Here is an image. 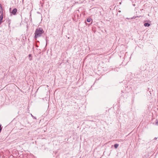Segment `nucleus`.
<instances>
[{
	"label": "nucleus",
	"instance_id": "1",
	"mask_svg": "<svg viewBox=\"0 0 158 158\" xmlns=\"http://www.w3.org/2000/svg\"><path fill=\"white\" fill-rule=\"evenodd\" d=\"M44 32V31L42 29L40 28H37L35 32V38H37L40 36Z\"/></svg>",
	"mask_w": 158,
	"mask_h": 158
},
{
	"label": "nucleus",
	"instance_id": "2",
	"mask_svg": "<svg viewBox=\"0 0 158 158\" xmlns=\"http://www.w3.org/2000/svg\"><path fill=\"white\" fill-rule=\"evenodd\" d=\"M17 11V10L16 8L14 9L11 12L12 14L14 15H15L16 14V13Z\"/></svg>",
	"mask_w": 158,
	"mask_h": 158
},
{
	"label": "nucleus",
	"instance_id": "3",
	"mask_svg": "<svg viewBox=\"0 0 158 158\" xmlns=\"http://www.w3.org/2000/svg\"><path fill=\"white\" fill-rule=\"evenodd\" d=\"M0 14H3L2 9V7L1 4H0Z\"/></svg>",
	"mask_w": 158,
	"mask_h": 158
},
{
	"label": "nucleus",
	"instance_id": "4",
	"mask_svg": "<svg viewBox=\"0 0 158 158\" xmlns=\"http://www.w3.org/2000/svg\"><path fill=\"white\" fill-rule=\"evenodd\" d=\"M3 14H1L0 16V24L1 23V22L3 18Z\"/></svg>",
	"mask_w": 158,
	"mask_h": 158
},
{
	"label": "nucleus",
	"instance_id": "5",
	"mask_svg": "<svg viewBox=\"0 0 158 158\" xmlns=\"http://www.w3.org/2000/svg\"><path fill=\"white\" fill-rule=\"evenodd\" d=\"M28 57H29V60L30 61L31 60H32V57L31 55V54H29L28 55Z\"/></svg>",
	"mask_w": 158,
	"mask_h": 158
},
{
	"label": "nucleus",
	"instance_id": "6",
	"mask_svg": "<svg viewBox=\"0 0 158 158\" xmlns=\"http://www.w3.org/2000/svg\"><path fill=\"white\" fill-rule=\"evenodd\" d=\"M144 25L145 27H149L150 26V24L148 23H145L144 24Z\"/></svg>",
	"mask_w": 158,
	"mask_h": 158
},
{
	"label": "nucleus",
	"instance_id": "7",
	"mask_svg": "<svg viewBox=\"0 0 158 158\" xmlns=\"http://www.w3.org/2000/svg\"><path fill=\"white\" fill-rule=\"evenodd\" d=\"M118 146V144H115L114 145V147L115 148H117Z\"/></svg>",
	"mask_w": 158,
	"mask_h": 158
},
{
	"label": "nucleus",
	"instance_id": "8",
	"mask_svg": "<svg viewBox=\"0 0 158 158\" xmlns=\"http://www.w3.org/2000/svg\"><path fill=\"white\" fill-rule=\"evenodd\" d=\"M91 18H88L87 19V21L88 22H89L91 21Z\"/></svg>",
	"mask_w": 158,
	"mask_h": 158
},
{
	"label": "nucleus",
	"instance_id": "9",
	"mask_svg": "<svg viewBox=\"0 0 158 158\" xmlns=\"http://www.w3.org/2000/svg\"><path fill=\"white\" fill-rule=\"evenodd\" d=\"M155 124L156 125H157V126L158 125V120H156Z\"/></svg>",
	"mask_w": 158,
	"mask_h": 158
},
{
	"label": "nucleus",
	"instance_id": "10",
	"mask_svg": "<svg viewBox=\"0 0 158 158\" xmlns=\"http://www.w3.org/2000/svg\"><path fill=\"white\" fill-rule=\"evenodd\" d=\"M127 19H128L129 20H131L132 19L131 18H127Z\"/></svg>",
	"mask_w": 158,
	"mask_h": 158
},
{
	"label": "nucleus",
	"instance_id": "11",
	"mask_svg": "<svg viewBox=\"0 0 158 158\" xmlns=\"http://www.w3.org/2000/svg\"><path fill=\"white\" fill-rule=\"evenodd\" d=\"M136 17H133L131 18V19H135L136 18Z\"/></svg>",
	"mask_w": 158,
	"mask_h": 158
},
{
	"label": "nucleus",
	"instance_id": "12",
	"mask_svg": "<svg viewBox=\"0 0 158 158\" xmlns=\"http://www.w3.org/2000/svg\"><path fill=\"white\" fill-rule=\"evenodd\" d=\"M2 130V128L1 127V125H0V132Z\"/></svg>",
	"mask_w": 158,
	"mask_h": 158
},
{
	"label": "nucleus",
	"instance_id": "13",
	"mask_svg": "<svg viewBox=\"0 0 158 158\" xmlns=\"http://www.w3.org/2000/svg\"><path fill=\"white\" fill-rule=\"evenodd\" d=\"M157 139V138H156V137H155V138H154V139H155V140H156V139Z\"/></svg>",
	"mask_w": 158,
	"mask_h": 158
}]
</instances>
